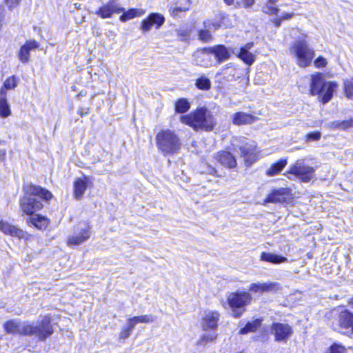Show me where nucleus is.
I'll return each mask as SVG.
<instances>
[{"instance_id":"f257e3e1","label":"nucleus","mask_w":353,"mask_h":353,"mask_svg":"<svg viewBox=\"0 0 353 353\" xmlns=\"http://www.w3.org/2000/svg\"><path fill=\"white\" fill-rule=\"evenodd\" d=\"M24 195L20 200V208L23 213L32 215L34 212L43 208L41 201L37 198L49 201L52 199V193L46 189L32 184L23 187Z\"/></svg>"},{"instance_id":"f03ea898","label":"nucleus","mask_w":353,"mask_h":353,"mask_svg":"<svg viewBox=\"0 0 353 353\" xmlns=\"http://www.w3.org/2000/svg\"><path fill=\"white\" fill-rule=\"evenodd\" d=\"M180 121L196 131H211L216 124L212 113L205 107L199 108L188 114L181 115Z\"/></svg>"},{"instance_id":"7ed1b4c3","label":"nucleus","mask_w":353,"mask_h":353,"mask_svg":"<svg viewBox=\"0 0 353 353\" xmlns=\"http://www.w3.org/2000/svg\"><path fill=\"white\" fill-rule=\"evenodd\" d=\"M327 324L334 331L343 335L353 334V313L345 309H332L325 315Z\"/></svg>"},{"instance_id":"20e7f679","label":"nucleus","mask_w":353,"mask_h":353,"mask_svg":"<svg viewBox=\"0 0 353 353\" xmlns=\"http://www.w3.org/2000/svg\"><path fill=\"white\" fill-rule=\"evenodd\" d=\"M155 143L158 151L165 157L178 153L182 145L179 134L169 128L161 129L157 133Z\"/></svg>"},{"instance_id":"39448f33","label":"nucleus","mask_w":353,"mask_h":353,"mask_svg":"<svg viewBox=\"0 0 353 353\" xmlns=\"http://www.w3.org/2000/svg\"><path fill=\"white\" fill-rule=\"evenodd\" d=\"M336 85L334 82L326 81L321 73L315 72L311 75L310 92L313 96L317 95L323 103H326L331 100Z\"/></svg>"},{"instance_id":"423d86ee","label":"nucleus","mask_w":353,"mask_h":353,"mask_svg":"<svg viewBox=\"0 0 353 353\" xmlns=\"http://www.w3.org/2000/svg\"><path fill=\"white\" fill-rule=\"evenodd\" d=\"M23 332L24 335H28L27 336L35 335L39 341H46L54 332L50 315L44 316L41 321H38L36 325L32 323H26Z\"/></svg>"},{"instance_id":"0eeeda50","label":"nucleus","mask_w":353,"mask_h":353,"mask_svg":"<svg viewBox=\"0 0 353 353\" xmlns=\"http://www.w3.org/2000/svg\"><path fill=\"white\" fill-rule=\"evenodd\" d=\"M235 150H239L241 157L247 166L251 165L257 159L256 144L253 140L245 137H235L232 141Z\"/></svg>"},{"instance_id":"6e6552de","label":"nucleus","mask_w":353,"mask_h":353,"mask_svg":"<svg viewBox=\"0 0 353 353\" xmlns=\"http://www.w3.org/2000/svg\"><path fill=\"white\" fill-rule=\"evenodd\" d=\"M290 53L296 59V63L301 68L308 66L314 57V51L309 47L304 38H299L290 48Z\"/></svg>"},{"instance_id":"1a4fd4ad","label":"nucleus","mask_w":353,"mask_h":353,"mask_svg":"<svg viewBox=\"0 0 353 353\" xmlns=\"http://www.w3.org/2000/svg\"><path fill=\"white\" fill-rule=\"evenodd\" d=\"M252 296L246 292H236L230 293L227 303L232 311L234 318H239L245 311V307L251 302Z\"/></svg>"},{"instance_id":"9d476101","label":"nucleus","mask_w":353,"mask_h":353,"mask_svg":"<svg viewBox=\"0 0 353 353\" xmlns=\"http://www.w3.org/2000/svg\"><path fill=\"white\" fill-rule=\"evenodd\" d=\"M314 168L305 163V159H299L291 166L289 173L295 175L303 182L310 181L314 176Z\"/></svg>"},{"instance_id":"9b49d317","label":"nucleus","mask_w":353,"mask_h":353,"mask_svg":"<svg viewBox=\"0 0 353 353\" xmlns=\"http://www.w3.org/2000/svg\"><path fill=\"white\" fill-rule=\"evenodd\" d=\"M90 236V228L86 223H80L74 227L72 234L68 238V245H79Z\"/></svg>"},{"instance_id":"f8f14e48","label":"nucleus","mask_w":353,"mask_h":353,"mask_svg":"<svg viewBox=\"0 0 353 353\" xmlns=\"http://www.w3.org/2000/svg\"><path fill=\"white\" fill-rule=\"evenodd\" d=\"M270 329L274 341L277 342L286 341L293 334L292 327L288 323L274 322Z\"/></svg>"},{"instance_id":"ddd939ff","label":"nucleus","mask_w":353,"mask_h":353,"mask_svg":"<svg viewBox=\"0 0 353 353\" xmlns=\"http://www.w3.org/2000/svg\"><path fill=\"white\" fill-rule=\"evenodd\" d=\"M193 57L196 65L205 68L216 65L210 47L197 50Z\"/></svg>"},{"instance_id":"4468645a","label":"nucleus","mask_w":353,"mask_h":353,"mask_svg":"<svg viewBox=\"0 0 353 353\" xmlns=\"http://www.w3.org/2000/svg\"><path fill=\"white\" fill-rule=\"evenodd\" d=\"M123 11V8L117 2L116 0H110L106 4L100 7L95 12V14L102 19L110 18L114 13H121Z\"/></svg>"},{"instance_id":"2eb2a0df","label":"nucleus","mask_w":353,"mask_h":353,"mask_svg":"<svg viewBox=\"0 0 353 353\" xmlns=\"http://www.w3.org/2000/svg\"><path fill=\"white\" fill-rule=\"evenodd\" d=\"M253 46V42H249L239 49L233 50L232 53L239 57L244 63L248 65H251L256 60V56L250 52V50L252 49Z\"/></svg>"},{"instance_id":"dca6fc26","label":"nucleus","mask_w":353,"mask_h":353,"mask_svg":"<svg viewBox=\"0 0 353 353\" xmlns=\"http://www.w3.org/2000/svg\"><path fill=\"white\" fill-rule=\"evenodd\" d=\"M165 22L164 17L157 12L151 13L148 17L143 19L141 22V29L143 32H148L152 26H155L156 28H159Z\"/></svg>"},{"instance_id":"f3484780","label":"nucleus","mask_w":353,"mask_h":353,"mask_svg":"<svg viewBox=\"0 0 353 353\" xmlns=\"http://www.w3.org/2000/svg\"><path fill=\"white\" fill-rule=\"evenodd\" d=\"M39 47V43L34 40L27 41L22 45L18 52V57L22 63H26L30 61V52Z\"/></svg>"},{"instance_id":"a211bd4d","label":"nucleus","mask_w":353,"mask_h":353,"mask_svg":"<svg viewBox=\"0 0 353 353\" xmlns=\"http://www.w3.org/2000/svg\"><path fill=\"white\" fill-rule=\"evenodd\" d=\"M27 323H21L19 321H17L14 319H10L6 321L3 324L4 332L8 334H19L20 336H27L24 335L23 330Z\"/></svg>"},{"instance_id":"6ab92c4d","label":"nucleus","mask_w":353,"mask_h":353,"mask_svg":"<svg viewBox=\"0 0 353 353\" xmlns=\"http://www.w3.org/2000/svg\"><path fill=\"white\" fill-rule=\"evenodd\" d=\"M288 194L289 190L288 188H281L276 190H274L265 199L263 204L265 205L268 203L284 202L285 201Z\"/></svg>"},{"instance_id":"aec40b11","label":"nucleus","mask_w":353,"mask_h":353,"mask_svg":"<svg viewBox=\"0 0 353 353\" xmlns=\"http://www.w3.org/2000/svg\"><path fill=\"white\" fill-rule=\"evenodd\" d=\"M0 231L5 234L18 237L19 239H23L26 236L24 231L4 221H0Z\"/></svg>"},{"instance_id":"412c9836","label":"nucleus","mask_w":353,"mask_h":353,"mask_svg":"<svg viewBox=\"0 0 353 353\" xmlns=\"http://www.w3.org/2000/svg\"><path fill=\"white\" fill-rule=\"evenodd\" d=\"M210 48L215 64H220L230 57V53L224 45H216Z\"/></svg>"},{"instance_id":"4be33fe9","label":"nucleus","mask_w":353,"mask_h":353,"mask_svg":"<svg viewBox=\"0 0 353 353\" xmlns=\"http://www.w3.org/2000/svg\"><path fill=\"white\" fill-rule=\"evenodd\" d=\"M220 314L217 311H212L206 314L203 318V330H216Z\"/></svg>"},{"instance_id":"5701e85b","label":"nucleus","mask_w":353,"mask_h":353,"mask_svg":"<svg viewBox=\"0 0 353 353\" xmlns=\"http://www.w3.org/2000/svg\"><path fill=\"white\" fill-rule=\"evenodd\" d=\"M216 160L222 165L228 168H234L237 165L235 157L227 151L219 152L216 155Z\"/></svg>"},{"instance_id":"b1692460","label":"nucleus","mask_w":353,"mask_h":353,"mask_svg":"<svg viewBox=\"0 0 353 353\" xmlns=\"http://www.w3.org/2000/svg\"><path fill=\"white\" fill-rule=\"evenodd\" d=\"M90 182L88 177L77 178L74 182V196L80 199L83 196Z\"/></svg>"},{"instance_id":"393cba45","label":"nucleus","mask_w":353,"mask_h":353,"mask_svg":"<svg viewBox=\"0 0 353 353\" xmlns=\"http://www.w3.org/2000/svg\"><path fill=\"white\" fill-rule=\"evenodd\" d=\"M262 323V318H257L252 321H248L239 330L238 334L239 335H245L248 333L256 332L261 327Z\"/></svg>"},{"instance_id":"a878e982","label":"nucleus","mask_w":353,"mask_h":353,"mask_svg":"<svg viewBox=\"0 0 353 353\" xmlns=\"http://www.w3.org/2000/svg\"><path fill=\"white\" fill-rule=\"evenodd\" d=\"M11 115V110L7 100V92L0 90V117L7 118Z\"/></svg>"},{"instance_id":"bb28decb","label":"nucleus","mask_w":353,"mask_h":353,"mask_svg":"<svg viewBox=\"0 0 353 353\" xmlns=\"http://www.w3.org/2000/svg\"><path fill=\"white\" fill-rule=\"evenodd\" d=\"M253 121V116L241 112L235 113L232 117L233 123L237 125L252 123Z\"/></svg>"},{"instance_id":"cd10ccee","label":"nucleus","mask_w":353,"mask_h":353,"mask_svg":"<svg viewBox=\"0 0 353 353\" xmlns=\"http://www.w3.org/2000/svg\"><path fill=\"white\" fill-rule=\"evenodd\" d=\"M28 222L32 224L37 228L42 230L48 226L49 220L46 217L39 214H32L28 218Z\"/></svg>"},{"instance_id":"c85d7f7f","label":"nucleus","mask_w":353,"mask_h":353,"mask_svg":"<svg viewBox=\"0 0 353 353\" xmlns=\"http://www.w3.org/2000/svg\"><path fill=\"white\" fill-rule=\"evenodd\" d=\"M261 259L274 264L284 263L288 261V259L285 256L270 252H262Z\"/></svg>"},{"instance_id":"c756f323","label":"nucleus","mask_w":353,"mask_h":353,"mask_svg":"<svg viewBox=\"0 0 353 353\" xmlns=\"http://www.w3.org/2000/svg\"><path fill=\"white\" fill-rule=\"evenodd\" d=\"M279 0H266L262 7V12L269 15H277L279 8L276 6Z\"/></svg>"},{"instance_id":"7c9ffc66","label":"nucleus","mask_w":353,"mask_h":353,"mask_svg":"<svg viewBox=\"0 0 353 353\" xmlns=\"http://www.w3.org/2000/svg\"><path fill=\"white\" fill-rule=\"evenodd\" d=\"M122 12L123 14L121 16H120L119 19L121 21L125 22L136 17H140L143 15L145 13V11L141 9L131 8L127 11H125L123 9Z\"/></svg>"},{"instance_id":"2f4dec72","label":"nucleus","mask_w":353,"mask_h":353,"mask_svg":"<svg viewBox=\"0 0 353 353\" xmlns=\"http://www.w3.org/2000/svg\"><path fill=\"white\" fill-rule=\"evenodd\" d=\"M286 164V159H281L279 160L277 162L272 164L271 167L266 171V174L272 176L279 174Z\"/></svg>"},{"instance_id":"473e14b6","label":"nucleus","mask_w":353,"mask_h":353,"mask_svg":"<svg viewBox=\"0 0 353 353\" xmlns=\"http://www.w3.org/2000/svg\"><path fill=\"white\" fill-rule=\"evenodd\" d=\"M190 108V103L188 99L185 98H181L175 102L174 109L176 113H185Z\"/></svg>"},{"instance_id":"72a5a7b5","label":"nucleus","mask_w":353,"mask_h":353,"mask_svg":"<svg viewBox=\"0 0 353 353\" xmlns=\"http://www.w3.org/2000/svg\"><path fill=\"white\" fill-rule=\"evenodd\" d=\"M130 322L135 326L136 324L139 323H148L154 321V317L152 315L144 314L140 316H134L128 319Z\"/></svg>"},{"instance_id":"f704fd0d","label":"nucleus","mask_w":353,"mask_h":353,"mask_svg":"<svg viewBox=\"0 0 353 353\" xmlns=\"http://www.w3.org/2000/svg\"><path fill=\"white\" fill-rule=\"evenodd\" d=\"M196 87L202 90H208L211 88V81L209 78L203 75L196 80Z\"/></svg>"},{"instance_id":"c9c22d12","label":"nucleus","mask_w":353,"mask_h":353,"mask_svg":"<svg viewBox=\"0 0 353 353\" xmlns=\"http://www.w3.org/2000/svg\"><path fill=\"white\" fill-rule=\"evenodd\" d=\"M180 6L170 8V12L172 15H176L179 12H184L190 8V0H179Z\"/></svg>"},{"instance_id":"e433bc0d","label":"nucleus","mask_w":353,"mask_h":353,"mask_svg":"<svg viewBox=\"0 0 353 353\" xmlns=\"http://www.w3.org/2000/svg\"><path fill=\"white\" fill-rule=\"evenodd\" d=\"M347 348L341 343L334 342L326 350L325 353H346Z\"/></svg>"},{"instance_id":"4c0bfd02","label":"nucleus","mask_w":353,"mask_h":353,"mask_svg":"<svg viewBox=\"0 0 353 353\" xmlns=\"http://www.w3.org/2000/svg\"><path fill=\"white\" fill-rule=\"evenodd\" d=\"M134 328L133 324L130 322L129 319H128V324L125 327H123L119 332V338L120 340L126 339L130 336L132 333V331Z\"/></svg>"},{"instance_id":"58836bf2","label":"nucleus","mask_w":353,"mask_h":353,"mask_svg":"<svg viewBox=\"0 0 353 353\" xmlns=\"http://www.w3.org/2000/svg\"><path fill=\"white\" fill-rule=\"evenodd\" d=\"M344 91L348 99H353V78L344 81Z\"/></svg>"},{"instance_id":"ea45409f","label":"nucleus","mask_w":353,"mask_h":353,"mask_svg":"<svg viewBox=\"0 0 353 353\" xmlns=\"http://www.w3.org/2000/svg\"><path fill=\"white\" fill-rule=\"evenodd\" d=\"M17 86V81L15 76H11L6 79L1 89L6 90L14 89Z\"/></svg>"},{"instance_id":"a19ab883","label":"nucleus","mask_w":353,"mask_h":353,"mask_svg":"<svg viewBox=\"0 0 353 353\" xmlns=\"http://www.w3.org/2000/svg\"><path fill=\"white\" fill-rule=\"evenodd\" d=\"M217 334H203L199 340L198 341V343L202 344V343H207L210 342H214L217 339Z\"/></svg>"},{"instance_id":"79ce46f5","label":"nucleus","mask_w":353,"mask_h":353,"mask_svg":"<svg viewBox=\"0 0 353 353\" xmlns=\"http://www.w3.org/2000/svg\"><path fill=\"white\" fill-rule=\"evenodd\" d=\"M199 39L203 41H209L212 38L210 29L205 28L201 30L199 32Z\"/></svg>"},{"instance_id":"37998d69","label":"nucleus","mask_w":353,"mask_h":353,"mask_svg":"<svg viewBox=\"0 0 353 353\" xmlns=\"http://www.w3.org/2000/svg\"><path fill=\"white\" fill-rule=\"evenodd\" d=\"M205 28H208L210 30H217L220 28L221 24L219 22L215 21L213 22L211 20H206L203 23Z\"/></svg>"},{"instance_id":"c03bdc74","label":"nucleus","mask_w":353,"mask_h":353,"mask_svg":"<svg viewBox=\"0 0 353 353\" xmlns=\"http://www.w3.org/2000/svg\"><path fill=\"white\" fill-rule=\"evenodd\" d=\"M21 2V0H4V3L10 10H12L17 7Z\"/></svg>"},{"instance_id":"a18cd8bd","label":"nucleus","mask_w":353,"mask_h":353,"mask_svg":"<svg viewBox=\"0 0 353 353\" xmlns=\"http://www.w3.org/2000/svg\"><path fill=\"white\" fill-rule=\"evenodd\" d=\"M307 141H316L320 139L321 133L319 132H310L306 135Z\"/></svg>"},{"instance_id":"49530a36","label":"nucleus","mask_w":353,"mask_h":353,"mask_svg":"<svg viewBox=\"0 0 353 353\" xmlns=\"http://www.w3.org/2000/svg\"><path fill=\"white\" fill-rule=\"evenodd\" d=\"M327 61L325 58L321 56H319L314 61V65L317 68H323L326 65Z\"/></svg>"},{"instance_id":"de8ad7c7","label":"nucleus","mask_w":353,"mask_h":353,"mask_svg":"<svg viewBox=\"0 0 353 353\" xmlns=\"http://www.w3.org/2000/svg\"><path fill=\"white\" fill-rule=\"evenodd\" d=\"M353 123L352 121H344L341 123H338L335 126L337 128H339L341 129H346L350 126H352Z\"/></svg>"},{"instance_id":"09e8293b","label":"nucleus","mask_w":353,"mask_h":353,"mask_svg":"<svg viewBox=\"0 0 353 353\" xmlns=\"http://www.w3.org/2000/svg\"><path fill=\"white\" fill-rule=\"evenodd\" d=\"M225 3L227 5H234L236 7L240 6V3L239 1H236L235 0H224Z\"/></svg>"},{"instance_id":"8fccbe9b","label":"nucleus","mask_w":353,"mask_h":353,"mask_svg":"<svg viewBox=\"0 0 353 353\" xmlns=\"http://www.w3.org/2000/svg\"><path fill=\"white\" fill-rule=\"evenodd\" d=\"M245 8H250L252 6L255 2L254 0H243Z\"/></svg>"},{"instance_id":"3c124183","label":"nucleus","mask_w":353,"mask_h":353,"mask_svg":"<svg viewBox=\"0 0 353 353\" xmlns=\"http://www.w3.org/2000/svg\"><path fill=\"white\" fill-rule=\"evenodd\" d=\"M294 16V13H284L281 16L283 21L290 19Z\"/></svg>"},{"instance_id":"603ef678","label":"nucleus","mask_w":353,"mask_h":353,"mask_svg":"<svg viewBox=\"0 0 353 353\" xmlns=\"http://www.w3.org/2000/svg\"><path fill=\"white\" fill-rule=\"evenodd\" d=\"M282 21H283V19H281V17L274 19V21H273L275 26L277 28L281 26Z\"/></svg>"},{"instance_id":"864d4df0","label":"nucleus","mask_w":353,"mask_h":353,"mask_svg":"<svg viewBox=\"0 0 353 353\" xmlns=\"http://www.w3.org/2000/svg\"><path fill=\"white\" fill-rule=\"evenodd\" d=\"M250 287L254 288V287H276L275 285L270 284H263V285H257L256 283H252Z\"/></svg>"},{"instance_id":"5fc2aeb1","label":"nucleus","mask_w":353,"mask_h":353,"mask_svg":"<svg viewBox=\"0 0 353 353\" xmlns=\"http://www.w3.org/2000/svg\"><path fill=\"white\" fill-rule=\"evenodd\" d=\"M6 157V152L5 150L0 149V161H4Z\"/></svg>"},{"instance_id":"6e6d98bb","label":"nucleus","mask_w":353,"mask_h":353,"mask_svg":"<svg viewBox=\"0 0 353 353\" xmlns=\"http://www.w3.org/2000/svg\"><path fill=\"white\" fill-rule=\"evenodd\" d=\"M89 112V109H87L86 111H83V109H79L78 110V114H79L81 117L88 114Z\"/></svg>"},{"instance_id":"4d7b16f0","label":"nucleus","mask_w":353,"mask_h":353,"mask_svg":"<svg viewBox=\"0 0 353 353\" xmlns=\"http://www.w3.org/2000/svg\"><path fill=\"white\" fill-rule=\"evenodd\" d=\"M252 290H255V291H257L258 290H261V292H264V291H267L268 290H270L271 288H251Z\"/></svg>"},{"instance_id":"13d9d810","label":"nucleus","mask_w":353,"mask_h":353,"mask_svg":"<svg viewBox=\"0 0 353 353\" xmlns=\"http://www.w3.org/2000/svg\"><path fill=\"white\" fill-rule=\"evenodd\" d=\"M347 303L353 309V296L348 300Z\"/></svg>"},{"instance_id":"bf43d9fd","label":"nucleus","mask_w":353,"mask_h":353,"mask_svg":"<svg viewBox=\"0 0 353 353\" xmlns=\"http://www.w3.org/2000/svg\"><path fill=\"white\" fill-rule=\"evenodd\" d=\"M79 95H80V96H83V92H80V94H79Z\"/></svg>"}]
</instances>
